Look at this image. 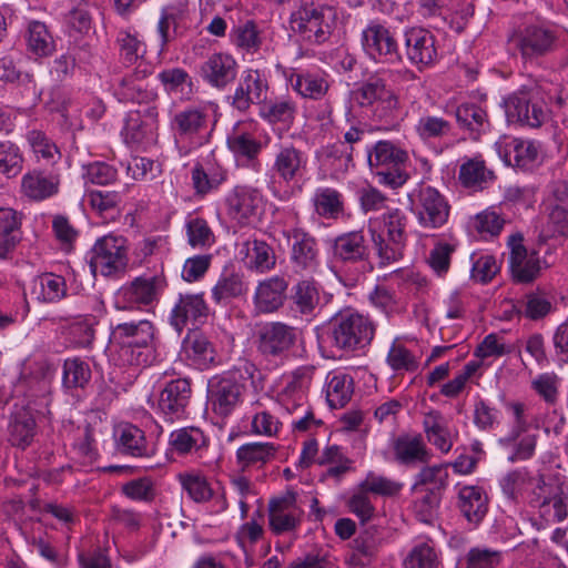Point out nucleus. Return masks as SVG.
I'll return each instance as SVG.
<instances>
[{"mask_svg":"<svg viewBox=\"0 0 568 568\" xmlns=\"http://www.w3.org/2000/svg\"><path fill=\"white\" fill-rule=\"evenodd\" d=\"M22 214L0 207V258H8L22 240Z\"/></svg>","mask_w":568,"mask_h":568,"instance_id":"obj_28","label":"nucleus"},{"mask_svg":"<svg viewBox=\"0 0 568 568\" xmlns=\"http://www.w3.org/2000/svg\"><path fill=\"white\" fill-rule=\"evenodd\" d=\"M314 205L321 216L336 217L343 211L341 194L331 187L318 189L314 195Z\"/></svg>","mask_w":568,"mask_h":568,"instance_id":"obj_55","label":"nucleus"},{"mask_svg":"<svg viewBox=\"0 0 568 568\" xmlns=\"http://www.w3.org/2000/svg\"><path fill=\"white\" fill-rule=\"evenodd\" d=\"M448 471L446 465L427 466L420 469L415 477L414 489L420 486L433 485L434 490L440 493L447 486Z\"/></svg>","mask_w":568,"mask_h":568,"instance_id":"obj_60","label":"nucleus"},{"mask_svg":"<svg viewBox=\"0 0 568 568\" xmlns=\"http://www.w3.org/2000/svg\"><path fill=\"white\" fill-rule=\"evenodd\" d=\"M393 450L395 459L404 466L426 464L430 459V453L420 435L398 436L393 440Z\"/></svg>","mask_w":568,"mask_h":568,"instance_id":"obj_29","label":"nucleus"},{"mask_svg":"<svg viewBox=\"0 0 568 568\" xmlns=\"http://www.w3.org/2000/svg\"><path fill=\"white\" fill-rule=\"evenodd\" d=\"M277 452V447L272 443H247L240 446L236 450V458L241 467L263 466L271 462Z\"/></svg>","mask_w":568,"mask_h":568,"instance_id":"obj_43","label":"nucleus"},{"mask_svg":"<svg viewBox=\"0 0 568 568\" xmlns=\"http://www.w3.org/2000/svg\"><path fill=\"white\" fill-rule=\"evenodd\" d=\"M490 179H493V172L486 169L483 161L469 160L460 166L459 180L467 187L481 186Z\"/></svg>","mask_w":568,"mask_h":568,"instance_id":"obj_59","label":"nucleus"},{"mask_svg":"<svg viewBox=\"0 0 568 568\" xmlns=\"http://www.w3.org/2000/svg\"><path fill=\"white\" fill-rule=\"evenodd\" d=\"M407 217L399 210H393L384 215L385 233L372 231V240L377 250L381 265L396 262L403 257L407 241Z\"/></svg>","mask_w":568,"mask_h":568,"instance_id":"obj_5","label":"nucleus"},{"mask_svg":"<svg viewBox=\"0 0 568 568\" xmlns=\"http://www.w3.org/2000/svg\"><path fill=\"white\" fill-rule=\"evenodd\" d=\"M405 52L410 63L419 70L434 63L437 58L434 34L422 28H412L404 34Z\"/></svg>","mask_w":568,"mask_h":568,"instance_id":"obj_21","label":"nucleus"},{"mask_svg":"<svg viewBox=\"0 0 568 568\" xmlns=\"http://www.w3.org/2000/svg\"><path fill=\"white\" fill-rule=\"evenodd\" d=\"M458 125L477 140L489 128L487 112L475 103H463L455 111Z\"/></svg>","mask_w":568,"mask_h":568,"instance_id":"obj_39","label":"nucleus"},{"mask_svg":"<svg viewBox=\"0 0 568 568\" xmlns=\"http://www.w3.org/2000/svg\"><path fill=\"white\" fill-rule=\"evenodd\" d=\"M424 427L429 443L443 453L450 450L453 445L450 432L438 413L429 414L424 420Z\"/></svg>","mask_w":568,"mask_h":568,"instance_id":"obj_48","label":"nucleus"},{"mask_svg":"<svg viewBox=\"0 0 568 568\" xmlns=\"http://www.w3.org/2000/svg\"><path fill=\"white\" fill-rule=\"evenodd\" d=\"M116 44L120 55L125 63H135L142 57V42L135 33L128 30H120L116 36Z\"/></svg>","mask_w":568,"mask_h":568,"instance_id":"obj_62","label":"nucleus"},{"mask_svg":"<svg viewBox=\"0 0 568 568\" xmlns=\"http://www.w3.org/2000/svg\"><path fill=\"white\" fill-rule=\"evenodd\" d=\"M257 368L254 364L243 361L223 375H216L207 383V403L220 416H229L241 403L245 390L244 382L252 379Z\"/></svg>","mask_w":568,"mask_h":568,"instance_id":"obj_1","label":"nucleus"},{"mask_svg":"<svg viewBox=\"0 0 568 568\" xmlns=\"http://www.w3.org/2000/svg\"><path fill=\"white\" fill-rule=\"evenodd\" d=\"M226 179L225 171L220 166L205 169L202 164H196L192 169L193 186L197 194H207L217 189Z\"/></svg>","mask_w":568,"mask_h":568,"instance_id":"obj_47","label":"nucleus"},{"mask_svg":"<svg viewBox=\"0 0 568 568\" xmlns=\"http://www.w3.org/2000/svg\"><path fill=\"white\" fill-rule=\"evenodd\" d=\"M126 240L123 236L105 235L91 250L90 267L94 274L110 276L125 268Z\"/></svg>","mask_w":568,"mask_h":568,"instance_id":"obj_6","label":"nucleus"},{"mask_svg":"<svg viewBox=\"0 0 568 568\" xmlns=\"http://www.w3.org/2000/svg\"><path fill=\"white\" fill-rule=\"evenodd\" d=\"M287 82L297 94L311 100H321L329 89L324 74L310 71L292 72L287 77Z\"/></svg>","mask_w":568,"mask_h":568,"instance_id":"obj_35","label":"nucleus"},{"mask_svg":"<svg viewBox=\"0 0 568 568\" xmlns=\"http://www.w3.org/2000/svg\"><path fill=\"white\" fill-rule=\"evenodd\" d=\"M290 27L302 40L322 44L328 41L337 28V12L332 7L306 4L291 14Z\"/></svg>","mask_w":568,"mask_h":568,"instance_id":"obj_3","label":"nucleus"},{"mask_svg":"<svg viewBox=\"0 0 568 568\" xmlns=\"http://www.w3.org/2000/svg\"><path fill=\"white\" fill-rule=\"evenodd\" d=\"M36 420L28 412H19L14 415L10 425L12 445L26 448L34 436Z\"/></svg>","mask_w":568,"mask_h":568,"instance_id":"obj_51","label":"nucleus"},{"mask_svg":"<svg viewBox=\"0 0 568 568\" xmlns=\"http://www.w3.org/2000/svg\"><path fill=\"white\" fill-rule=\"evenodd\" d=\"M318 156L336 172H347L349 168L354 166L352 149L348 151L339 142L322 148Z\"/></svg>","mask_w":568,"mask_h":568,"instance_id":"obj_54","label":"nucleus"},{"mask_svg":"<svg viewBox=\"0 0 568 568\" xmlns=\"http://www.w3.org/2000/svg\"><path fill=\"white\" fill-rule=\"evenodd\" d=\"M353 382L347 375H334L326 385V399L332 408H342L351 399Z\"/></svg>","mask_w":568,"mask_h":568,"instance_id":"obj_50","label":"nucleus"},{"mask_svg":"<svg viewBox=\"0 0 568 568\" xmlns=\"http://www.w3.org/2000/svg\"><path fill=\"white\" fill-rule=\"evenodd\" d=\"M501 560L498 550L475 547L469 549L466 556L467 568H496Z\"/></svg>","mask_w":568,"mask_h":568,"instance_id":"obj_64","label":"nucleus"},{"mask_svg":"<svg viewBox=\"0 0 568 568\" xmlns=\"http://www.w3.org/2000/svg\"><path fill=\"white\" fill-rule=\"evenodd\" d=\"M297 113V105L291 98H275L261 103L258 115L271 124L291 125Z\"/></svg>","mask_w":568,"mask_h":568,"instance_id":"obj_42","label":"nucleus"},{"mask_svg":"<svg viewBox=\"0 0 568 568\" xmlns=\"http://www.w3.org/2000/svg\"><path fill=\"white\" fill-rule=\"evenodd\" d=\"M192 395L191 383L186 378H178L166 383L158 399V409L166 420L174 422L187 415Z\"/></svg>","mask_w":568,"mask_h":568,"instance_id":"obj_13","label":"nucleus"},{"mask_svg":"<svg viewBox=\"0 0 568 568\" xmlns=\"http://www.w3.org/2000/svg\"><path fill=\"white\" fill-rule=\"evenodd\" d=\"M505 112L508 122L529 128H539L547 119L542 104L534 101L527 92L511 95L505 102Z\"/></svg>","mask_w":568,"mask_h":568,"instance_id":"obj_15","label":"nucleus"},{"mask_svg":"<svg viewBox=\"0 0 568 568\" xmlns=\"http://www.w3.org/2000/svg\"><path fill=\"white\" fill-rule=\"evenodd\" d=\"M450 206L445 196L433 186L419 190L415 211L422 226L437 229L443 226L449 216Z\"/></svg>","mask_w":568,"mask_h":568,"instance_id":"obj_12","label":"nucleus"},{"mask_svg":"<svg viewBox=\"0 0 568 568\" xmlns=\"http://www.w3.org/2000/svg\"><path fill=\"white\" fill-rule=\"evenodd\" d=\"M267 90L268 82L265 74L256 69H247L243 72L233 94L227 99L234 110L246 113L252 104L261 105L264 102Z\"/></svg>","mask_w":568,"mask_h":568,"instance_id":"obj_10","label":"nucleus"},{"mask_svg":"<svg viewBox=\"0 0 568 568\" xmlns=\"http://www.w3.org/2000/svg\"><path fill=\"white\" fill-rule=\"evenodd\" d=\"M199 73L210 87L224 90L236 80L239 64L231 54L215 52L202 62Z\"/></svg>","mask_w":568,"mask_h":568,"instance_id":"obj_14","label":"nucleus"},{"mask_svg":"<svg viewBox=\"0 0 568 568\" xmlns=\"http://www.w3.org/2000/svg\"><path fill=\"white\" fill-rule=\"evenodd\" d=\"M288 281L283 275H274L260 281L256 285L253 303L258 314L277 312L285 303Z\"/></svg>","mask_w":568,"mask_h":568,"instance_id":"obj_17","label":"nucleus"},{"mask_svg":"<svg viewBox=\"0 0 568 568\" xmlns=\"http://www.w3.org/2000/svg\"><path fill=\"white\" fill-rule=\"evenodd\" d=\"M362 47L367 57L376 63L394 64L403 60L394 33L378 22H371L363 30Z\"/></svg>","mask_w":568,"mask_h":568,"instance_id":"obj_7","label":"nucleus"},{"mask_svg":"<svg viewBox=\"0 0 568 568\" xmlns=\"http://www.w3.org/2000/svg\"><path fill=\"white\" fill-rule=\"evenodd\" d=\"M332 338L336 347L346 352L362 349L374 337V325L364 315L346 310L331 320Z\"/></svg>","mask_w":568,"mask_h":568,"instance_id":"obj_4","label":"nucleus"},{"mask_svg":"<svg viewBox=\"0 0 568 568\" xmlns=\"http://www.w3.org/2000/svg\"><path fill=\"white\" fill-rule=\"evenodd\" d=\"M530 503L547 523H559L567 517V505L559 488L541 479L536 484Z\"/></svg>","mask_w":568,"mask_h":568,"instance_id":"obj_19","label":"nucleus"},{"mask_svg":"<svg viewBox=\"0 0 568 568\" xmlns=\"http://www.w3.org/2000/svg\"><path fill=\"white\" fill-rule=\"evenodd\" d=\"M186 357L200 369H205L214 363L215 349L209 338L200 332H190L183 341Z\"/></svg>","mask_w":568,"mask_h":568,"instance_id":"obj_38","label":"nucleus"},{"mask_svg":"<svg viewBox=\"0 0 568 568\" xmlns=\"http://www.w3.org/2000/svg\"><path fill=\"white\" fill-rule=\"evenodd\" d=\"M114 436L121 454L132 457H150L154 454L153 447L145 438L144 430L133 424H120L114 430Z\"/></svg>","mask_w":568,"mask_h":568,"instance_id":"obj_26","label":"nucleus"},{"mask_svg":"<svg viewBox=\"0 0 568 568\" xmlns=\"http://www.w3.org/2000/svg\"><path fill=\"white\" fill-rule=\"evenodd\" d=\"M291 246V262L297 271H314L318 264L320 247L317 240L300 226L284 233Z\"/></svg>","mask_w":568,"mask_h":568,"instance_id":"obj_11","label":"nucleus"},{"mask_svg":"<svg viewBox=\"0 0 568 568\" xmlns=\"http://www.w3.org/2000/svg\"><path fill=\"white\" fill-rule=\"evenodd\" d=\"M232 40L237 48L251 53L256 52L262 44L260 31L253 21L235 27L232 31Z\"/></svg>","mask_w":568,"mask_h":568,"instance_id":"obj_57","label":"nucleus"},{"mask_svg":"<svg viewBox=\"0 0 568 568\" xmlns=\"http://www.w3.org/2000/svg\"><path fill=\"white\" fill-rule=\"evenodd\" d=\"M262 197L256 189L235 186L226 197L227 213L241 224H246L256 217Z\"/></svg>","mask_w":568,"mask_h":568,"instance_id":"obj_24","label":"nucleus"},{"mask_svg":"<svg viewBox=\"0 0 568 568\" xmlns=\"http://www.w3.org/2000/svg\"><path fill=\"white\" fill-rule=\"evenodd\" d=\"M515 45L525 61H535L557 49L558 33L549 27L528 26L515 39Z\"/></svg>","mask_w":568,"mask_h":568,"instance_id":"obj_8","label":"nucleus"},{"mask_svg":"<svg viewBox=\"0 0 568 568\" xmlns=\"http://www.w3.org/2000/svg\"><path fill=\"white\" fill-rule=\"evenodd\" d=\"M91 379L89 364L79 358H68L63 364V385L68 388L84 387Z\"/></svg>","mask_w":568,"mask_h":568,"instance_id":"obj_53","label":"nucleus"},{"mask_svg":"<svg viewBox=\"0 0 568 568\" xmlns=\"http://www.w3.org/2000/svg\"><path fill=\"white\" fill-rule=\"evenodd\" d=\"M207 112L200 106H187L171 119L170 128L175 141L192 139L206 129Z\"/></svg>","mask_w":568,"mask_h":568,"instance_id":"obj_25","label":"nucleus"},{"mask_svg":"<svg viewBox=\"0 0 568 568\" xmlns=\"http://www.w3.org/2000/svg\"><path fill=\"white\" fill-rule=\"evenodd\" d=\"M458 508L471 524H479L488 510V497L479 486H463L458 491Z\"/></svg>","mask_w":568,"mask_h":568,"instance_id":"obj_34","label":"nucleus"},{"mask_svg":"<svg viewBox=\"0 0 568 568\" xmlns=\"http://www.w3.org/2000/svg\"><path fill=\"white\" fill-rule=\"evenodd\" d=\"M290 300L293 311L312 317L321 304V286L313 278L301 280L292 287Z\"/></svg>","mask_w":568,"mask_h":568,"instance_id":"obj_30","label":"nucleus"},{"mask_svg":"<svg viewBox=\"0 0 568 568\" xmlns=\"http://www.w3.org/2000/svg\"><path fill=\"white\" fill-rule=\"evenodd\" d=\"M31 294L39 303H59L68 294L65 278L54 273H42L33 278Z\"/></svg>","mask_w":568,"mask_h":568,"instance_id":"obj_33","label":"nucleus"},{"mask_svg":"<svg viewBox=\"0 0 568 568\" xmlns=\"http://www.w3.org/2000/svg\"><path fill=\"white\" fill-rule=\"evenodd\" d=\"M209 316V306L202 293L180 294L170 314V324L181 333L187 324L202 323Z\"/></svg>","mask_w":568,"mask_h":568,"instance_id":"obj_16","label":"nucleus"},{"mask_svg":"<svg viewBox=\"0 0 568 568\" xmlns=\"http://www.w3.org/2000/svg\"><path fill=\"white\" fill-rule=\"evenodd\" d=\"M437 556L427 544L416 545L405 557V568H436Z\"/></svg>","mask_w":568,"mask_h":568,"instance_id":"obj_63","label":"nucleus"},{"mask_svg":"<svg viewBox=\"0 0 568 568\" xmlns=\"http://www.w3.org/2000/svg\"><path fill=\"white\" fill-rule=\"evenodd\" d=\"M227 146L237 159H245L246 161L256 160L262 150V144L251 133L242 132L234 129L227 135Z\"/></svg>","mask_w":568,"mask_h":568,"instance_id":"obj_45","label":"nucleus"},{"mask_svg":"<svg viewBox=\"0 0 568 568\" xmlns=\"http://www.w3.org/2000/svg\"><path fill=\"white\" fill-rule=\"evenodd\" d=\"M247 292V285L243 274L236 272L223 273L212 287V298L216 304L226 305L234 298L243 296Z\"/></svg>","mask_w":568,"mask_h":568,"instance_id":"obj_41","label":"nucleus"},{"mask_svg":"<svg viewBox=\"0 0 568 568\" xmlns=\"http://www.w3.org/2000/svg\"><path fill=\"white\" fill-rule=\"evenodd\" d=\"M416 133L423 140L440 139L447 135L452 130L449 121L436 116V115H424L420 116L415 125Z\"/></svg>","mask_w":568,"mask_h":568,"instance_id":"obj_56","label":"nucleus"},{"mask_svg":"<svg viewBox=\"0 0 568 568\" xmlns=\"http://www.w3.org/2000/svg\"><path fill=\"white\" fill-rule=\"evenodd\" d=\"M333 256L344 264H361L362 272L368 266L369 250L365 236L359 231L338 235L332 245Z\"/></svg>","mask_w":568,"mask_h":568,"instance_id":"obj_20","label":"nucleus"},{"mask_svg":"<svg viewBox=\"0 0 568 568\" xmlns=\"http://www.w3.org/2000/svg\"><path fill=\"white\" fill-rule=\"evenodd\" d=\"M307 159L293 145L282 146L275 154L272 170L285 183H291L304 174Z\"/></svg>","mask_w":568,"mask_h":568,"instance_id":"obj_27","label":"nucleus"},{"mask_svg":"<svg viewBox=\"0 0 568 568\" xmlns=\"http://www.w3.org/2000/svg\"><path fill=\"white\" fill-rule=\"evenodd\" d=\"M26 41L28 50L38 57H47L54 51V40L41 21L29 22Z\"/></svg>","mask_w":568,"mask_h":568,"instance_id":"obj_44","label":"nucleus"},{"mask_svg":"<svg viewBox=\"0 0 568 568\" xmlns=\"http://www.w3.org/2000/svg\"><path fill=\"white\" fill-rule=\"evenodd\" d=\"M154 326L148 320L118 324L112 328L111 342L119 346L124 364L145 366L150 362Z\"/></svg>","mask_w":568,"mask_h":568,"instance_id":"obj_2","label":"nucleus"},{"mask_svg":"<svg viewBox=\"0 0 568 568\" xmlns=\"http://www.w3.org/2000/svg\"><path fill=\"white\" fill-rule=\"evenodd\" d=\"M59 178L41 171H32L22 178V193L31 200L41 201L54 195L59 189Z\"/></svg>","mask_w":568,"mask_h":568,"instance_id":"obj_37","label":"nucleus"},{"mask_svg":"<svg viewBox=\"0 0 568 568\" xmlns=\"http://www.w3.org/2000/svg\"><path fill=\"white\" fill-rule=\"evenodd\" d=\"M244 263L247 270L265 274L272 271L276 265V254L274 248L264 241L252 240L244 244Z\"/></svg>","mask_w":568,"mask_h":568,"instance_id":"obj_36","label":"nucleus"},{"mask_svg":"<svg viewBox=\"0 0 568 568\" xmlns=\"http://www.w3.org/2000/svg\"><path fill=\"white\" fill-rule=\"evenodd\" d=\"M496 149L505 164L529 170L538 160L539 146L535 142L504 136L496 142Z\"/></svg>","mask_w":568,"mask_h":568,"instance_id":"obj_18","label":"nucleus"},{"mask_svg":"<svg viewBox=\"0 0 568 568\" xmlns=\"http://www.w3.org/2000/svg\"><path fill=\"white\" fill-rule=\"evenodd\" d=\"M178 479L193 501L206 503L212 498L213 490L204 476L196 473H182L178 475Z\"/></svg>","mask_w":568,"mask_h":568,"instance_id":"obj_49","label":"nucleus"},{"mask_svg":"<svg viewBox=\"0 0 568 568\" xmlns=\"http://www.w3.org/2000/svg\"><path fill=\"white\" fill-rule=\"evenodd\" d=\"M154 131L143 121L141 112H130L125 119V124L122 130V135L125 143L131 145L141 144L144 141L151 140Z\"/></svg>","mask_w":568,"mask_h":568,"instance_id":"obj_52","label":"nucleus"},{"mask_svg":"<svg viewBox=\"0 0 568 568\" xmlns=\"http://www.w3.org/2000/svg\"><path fill=\"white\" fill-rule=\"evenodd\" d=\"M22 155L18 146L10 142H0V173L14 178L22 170Z\"/></svg>","mask_w":568,"mask_h":568,"instance_id":"obj_58","label":"nucleus"},{"mask_svg":"<svg viewBox=\"0 0 568 568\" xmlns=\"http://www.w3.org/2000/svg\"><path fill=\"white\" fill-rule=\"evenodd\" d=\"M296 341L295 327L283 322H267L256 333L257 351L265 357L286 354Z\"/></svg>","mask_w":568,"mask_h":568,"instance_id":"obj_9","label":"nucleus"},{"mask_svg":"<svg viewBox=\"0 0 568 568\" xmlns=\"http://www.w3.org/2000/svg\"><path fill=\"white\" fill-rule=\"evenodd\" d=\"M387 363L394 371L415 372L418 368L417 357L399 343H393L387 354Z\"/></svg>","mask_w":568,"mask_h":568,"instance_id":"obj_61","label":"nucleus"},{"mask_svg":"<svg viewBox=\"0 0 568 568\" xmlns=\"http://www.w3.org/2000/svg\"><path fill=\"white\" fill-rule=\"evenodd\" d=\"M523 236L514 234L509 236L508 246L510 248L509 266L513 277L519 283H529L539 273V260L536 254L528 255L523 244Z\"/></svg>","mask_w":568,"mask_h":568,"instance_id":"obj_22","label":"nucleus"},{"mask_svg":"<svg viewBox=\"0 0 568 568\" xmlns=\"http://www.w3.org/2000/svg\"><path fill=\"white\" fill-rule=\"evenodd\" d=\"M365 152L369 166L375 168L376 171L392 164H405L408 160L407 152L396 148L389 141H378L374 148L366 144Z\"/></svg>","mask_w":568,"mask_h":568,"instance_id":"obj_40","label":"nucleus"},{"mask_svg":"<svg viewBox=\"0 0 568 568\" xmlns=\"http://www.w3.org/2000/svg\"><path fill=\"white\" fill-rule=\"evenodd\" d=\"M302 511L296 506L294 493L271 500L268 507L270 527L274 534L281 535L294 530L300 524Z\"/></svg>","mask_w":568,"mask_h":568,"instance_id":"obj_23","label":"nucleus"},{"mask_svg":"<svg viewBox=\"0 0 568 568\" xmlns=\"http://www.w3.org/2000/svg\"><path fill=\"white\" fill-rule=\"evenodd\" d=\"M361 105H371L376 101L382 102L386 109H398L399 102L395 92L389 89L381 77H371L355 92Z\"/></svg>","mask_w":568,"mask_h":568,"instance_id":"obj_32","label":"nucleus"},{"mask_svg":"<svg viewBox=\"0 0 568 568\" xmlns=\"http://www.w3.org/2000/svg\"><path fill=\"white\" fill-rule=\"evenodd\" d=\"M162 288V280L158 276H140L120 291V296L129 306L152 304Z\"/></svg>","mask_w":568,"mask_h":568,"instance_id":"obj_31","label":"nucleus"},{"mask_svg":"<svg viewBox=\"0 0 568 568\" xmlns=\"http://www.w3.org/2000/svg\"><path fill=\"white\" fill-rule=\"evenodd\" d=\"M169 444L178 454H189L206 446V438L197 427H184L170 435Z\"/></svg>","mask_w":568,"mask_h":568,"instance_id":"obj_46","label":"nucleus"}]
</instances>
